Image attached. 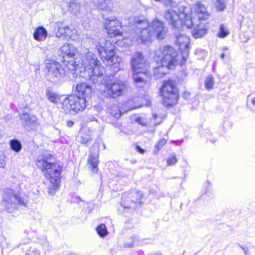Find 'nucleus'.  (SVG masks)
<instances>
[{
  "label": "nucleus",
  "mask_w": 255,
  "mask_h": 255,
  "mask_svg": "<svg viewBox=\"0 0 255 255\" xmlns=\"http://www.w3.org/2000/svg\"><path fill=\"white\" fill-rule=\"evenodd\" d=\"M81 57H78V54L76 58H73L67 61L66 67L71 70L73 78H76L78 73L82 72L83 70L91 66L94 64L99 63L97 57L88 49H83L82 52L80 54Z\"/></svg>",
  "instance_id": "3"
},
{
  "label": "nucleus",
  "mask_w": 255,
  "mask_h": 255,
  "mask_svg": "<svg viewBox=\"0 0 255 255\" xmlns=\"http://www.w3.org/2000/svg\"><path fill=\"white\" fill-rule=\"evenodd\" d=\"M46 68L48 69L47 77L53 82H56L63 77L66 74H68L69 76L73 80L75 78L70 73L71 70L66 73V71L61 68V65L54 60H47L45 63ZM69 70V69L67 68Z\"/></svg>",
  "instance_id": "10"
},
{
  "label": "nucleus",
  "mask_w": 255,
  "mask_h": 255,
  "mask_svg": "<svg viewBox=\"0 0 255 255\" xmlns=\"http://www.w3.org/2000/svg\"><path fill=\"white\" fill-rule=\"evenodd\" d=\"M136 122L142 126L145 125V123L143 122L141 118H137L136 119Z\"/></svg>",
  "instance_id": "43"
},
{
  "label": "nucleus",
  "mask_w": 255,
  "mask_h": 255,
  "mask_svg": "<svg viewBox=\"0 0 255 255\" xmlns=\"http://www.w3.org/2000/svg\"><path fill=\"white\" fill-rule=\"evenodd\" d=\"M10 146L11 149L16 152H19L22 148V145L20 142L17 139L11 140Z\"/></svg>",
  "instance_id": "29"
},
{
  "label": "nucleus",
  "mask_w": 255,
  "mask_h": 255,
  "mask_svg": "<svg viewBox=\"0 0 255 255\" xmlns=\"http://www.w3.org/2000/svg\"><path fill=\"white\" fill-rule=\"evenodd\" d=\"M126 86L125 82L120 80H115L111 83H107L103 95L106 98H116L122 94Z\"/></svg>",
  "instance_id": "11"
},
{
  "label": "nucleus",
  "mask_w": 255,
  "mask_h": 255,
  "mask_svg": "<svg viewBox=\"0 0 255 255\" xmlns=\"http://www.w3.org/2000/svg\"><path fill=\"white\" fill-rule=\"evenodd\" d=\"M93 120H97L96 119H95V118H93Z\"/></svg>",
  "instance_id": "51"
},
{
  "label": "nucleus",
  "mask_w": 255,
  "mask_h": 255,
  "mask_svg": "<svg viewBox=\"0 0 255 255\" xmlns=\"http://www.w3.org/2000/svg\"><path fill=\"white\" fill-rule=\"evenodd\" d=\"M191 14L190 7H183L182 11L180 13L173 10H167L165 12L164 17L169 24L176 28L179 29L183 25L190 28L193 25Z\"/></svg>",
  "instance_id": "4"
},
{
  "label": "nucleus",
  "mask_w": 255,
  "mask_h": 255,
  "mask_svg": "<svg viewBox=\"0 0 255 255\" xmlns=\"http://www.w3.org/2000/svg\"><path fill=\"white\" fill-rule=\"evenodd\" d=\"M224 57H225V54L224 53H222L221 54V58L223 59L224 58Z\"/></svg>",
  "instance_id": "48"
},
{
  "label": "nucleus",
  "mask_w": 255,
  "mask_h": 255,
  "mask_svg": "<svg viewBox=\"0 0 255 255\" xmlns=\"http://www.w3.org/2000/svg\"><path fill=\"white\" fill-rule=\"evenodd\" d=\"M144 74L142 75L141 73H134L132 74V78L136 87L141 88H148L149 85L147 77L148 71L144 73Z\"/></svg>",
  "instance_id": "16"
},
{
  "label": "nucleus",
  "mask_w": 255,
  "mask_h": 255,
  "mask_svg": "<svg viewBox=\"0 0 255 255\" xmlns=\"http://www.w3.org/2000/svg\"><path fill=\"white\" fill-rule=\"evenodd\" d=\"M129 240L125 243L124 247L132 248L135 245L138 243V237L136 235H133L129 239Z\"/></svg>",
  "instance_id": "31"
},
{
  "label": "nucleus",
  "mask_w": 255,
  "mask_h": 255,
  "mask_svg": "<svg viewBox=\"0 0 255 255\" xmlns=\"http://www.w3.org/2000/svg\"><path fill=\"white\" fill-rule=\"evenodd\" d=\"M166 143V140L165 139H161L159 140L155 145V148L157 149V151L161 149L163 145Z\"/></svg>",
  "instance_id": "39"
},
{
  "label": "nucleus",
  "mask_w": 255,
  "mask_h": 255,
  "mask_svg": "<svg viewBox=\"0 0 255 255\" xmlns=\"http://www.w3.org/2000/svg\"><path fill=\"white\" fill-rule=\"evenodd\" d=\"M154 255H162L161 254H159V253H157V254H155Z\"/></svg>",
  "instance_id": "49"
},
{
  "label": "nucleus",
  "mask_w": 255,
  "mask_h": 255,
  "mask_svg": "<svg viewBox=\"0 0 255 255\" xmlns=\"http://www.w3.org/2000/svg\"><path fill=\"white\" fill-rule=\"evenodd\" d=\"M71 45L69 43H65L62 47L61 48V50L62 52L66 54L65 56H63L65 62H66L65 65L67 63V61L70 60L73 58H76L75 57L76 56L75 53L71 51Z\"/></svg>",
  "instance_id": "23"
},
{
  "label": "nucleus",
  "mask_w": 255,
  "mask_h": 255,
  "mask_svg": "<svg viewBox=\"0 0 255 255\" xmlns=\"http://www.w3.org/2000/svg\"><path fill=\"white\" fill-rule=\"evenodd\" d=\"M86 103L85 97L71 95L61 100V108L66 113L76 114L85 109Z\"/></svg>",
  "instance_id": "7"
},
{
  "label": "nucleus",
  "mask_w": 255,
  "mask_h": 255,
  "mask_svg": "<svg viewBox=\"0 0 255 255\" xmlns=\"http://www.w3.org/2000/svg\"><path fill=\"white\" fill-rule=\"evenodd\" d=\"M97 232L101 237H104L107 235L108 232L106 226L104 224H101L96 228Z\"/></svg>",
  "instance_id": "33"
},
{
  "label": "nucleus",
  "mask_w": 255,
  "mask_h": 255,
  "mask_svg": "<svg viewBox=\"0 0 255 255\" xmlns=\"http://www.w3.org/2000/svg\"><path fill=\"white\" fill-rule=\"evenodd\" d=\"M176 44L179 46L181 51L183 64L188 57L189 51V38L184 34L177 35L176 36Z\"/></svg>",
  "instance_id": "15"
},
{
  "label": "nucleus",
  "mask_w": 255,
  "mask_h": 255,
  "mask_svg": "<svg viewBox=\"0 0 255 255\" xmlns=\"http://www.w3.org/2000/svg\"><path fill=\"white\" fill-rule=\"evenodd\" d=\"M46 96L48 100L52 103H56L59 100V98L57 95L50 91L46 92Z\"/></svg>",
  "instance_id": "34"
},
{
  "label": "nucleus",
  "mask_w": 255,
  "mask_h": 255,
  "mask_svg": "<svg viewBox=\"0 0 255 255\" xmlns=\"http://www.w3.org/2000/svg\"><path fill=\"white\" fill-rule=\"evenodd\" d=\"M5 165V162L4 160H0V168H4Z\"/></svg>",
  "instance_id": "44"
},
{
  "label": "nucleus",
  "mask_w": 255,
  "mask_h": 255,
  "mask_svg": "<svg viewBox=\"0 0 255 255\" xmlns=\"http://www.w3.org/2000/svg\"><path fill=\"white\" fill-rule=\"evenodd\" d=\"M92 140V134L88 129H84L82 131L77 138L78 142L82 144H86Z\"/></svg>",
  "instance_id": "25"
},
{
  "label": "nucleus",
  "mask_w": 255,
  "mask_h": 255,
  "mask_svg": "<svg viewBox=\"0 0 255 255\" xmlns=\"http://www.w3.org/2000/svg\"><path fill=\"white\" fill-rule=\"evenodd\" d=\"M177 52L170 46H160L155 51L153 57L156 64L170 69L177 62Z\"/></svg>",
  "instance_id": "5"
},
{
  "label": "nucleus",
  "mask_w": 255,
  "mask_h": 255,
  "mask_svg": "<svg viewBox=\"0 0 255 255\" xmlns=\"http://www.w3.org/2000/svg\"><path fill=\"white\" fill-rule=\"evenodd\" d=\"M136 149L139 152L141 153H143L144 152V150L138 145L136 146Z\"/></svg>",
  "instance_id": "45"
},
{
  "label": "nucleus",
  "mask_w": 255,
  "mask_h": 255,
  "mask_svg": "<svg viewBox=\"0 0 255 255\" xmlns=\"http://www.w3.org/2000/svg\"><path fill=\"white\" fill-rule=\"evenodd\" d=\"M90 1L94 3V4L99 8H101L100 5L102 4L103 0H90Z\"/></svg>",
  "instance_id": "42"
},
{
  "label": "nucleus",
  "mask_w": 255,
  "mask_h": 255,
  "mask_svg": "<svg viewBox=\"0 0 255 255\" xmlns=\"http://www.w3.org/2000/svg\"><path fill=\"white\" fill-rule=\"evenodd\" d=\"M25 255H40V253L39 251H38L36 249L30 248V253L28 254H26Z\"/></svg>",
  "instance_id": "41"
},
{
  "label": "nucleus",
  "mask_w": 255,
  "mask_h": 255,
  "mask_svg": "<svg viewBox=\"0 0 255 255\" xmlns=\"http://www.w3.org/2000/svg\"><path fill=\"white\" fill-rule=\"evenodd\" d=\"M157 67L154 68V75L157 79L160 78L165 75L169 69H166L163 66L157 64Z\"/></svg>",
  "instance_id": "28"
},
{
  "label": "nucleus",
  "mask_w": 255,
  "mask_h": 255,
  "mask_svg": "<svg viewBox=\"0 0 255 255\" xmlns=\"http://www.w3.org/2000/svg\"><path fill=\"white\" fill-rule=\"evenodd\" d=\"M19 119L22 126L27 131L36 130L39 126V120L37 117L27 112L20 114Z\"/></svg>",
  "instance_id": "13"
},
{
  "label": "nucleus",
  "mask_w": 255,
  "mask_h": 255,
  "mask_svg": "<svg viewBox=\"0 0 255 255\" xmlns=\"http://www.w3.org/2000/svg\"><path fill=\"white\" fill-rule=\"evenodd\" d=\"M177 161L175 155H172L169 157L167 160V163L168 165H172L175 164Z\"/></svg>",
  "instance_id": "40"
},
{
  "label": "nucleus",
  "mask_w": 255,
  "mask_h": 255,
  "mask_svg": "<svg viewBox=\"0 0 255 255\" xmlns=\"http://www.w3.org/2000/svg\"><path fill=\"white\" fill-rule=\"evenodd\" d=\"M84 70L88 75L87 78L94 84L101 81V78L105 73L104 67L100 66L99 63L94 64Z\"/></svg>",
  "instance_id": "14"
},
{
  "label": "nucleus",
  "mask_w": 255,
  "mask_h": 255,
  "mask_svg": "<svg viewBox=\"0 0 255 255\" xmlns=\"http://www.w3.org/2000/svg\"><path fill=\"white\" fill-rule=\"evenodd\" d=\"M159 1L165 5L171 7H175L177 5V3L174 0H160Z\"/></svg>",
  "instance_id": "36"
},
{
  "label": "nucleus",
  "mask_w": 255,
  "mask_h": 255,
  "mask_svg": "<svg viewBox=\"0 0 255 255\" xmlns=\"http://www.w3.org/2000/svg\"><path fill=\"white\" fill-rule=\"evenodd\" d=\"M215 4L217 9L222 11L226 7L225 0H217Z\"/></svg>",
  "instance_id": "37"
},
{
  "label": "nucleus",
  "mask_w": 255,
  "mask_h": 255,
  "mask_svg": "<svg viewBox=\"0 0 255 255\" xmlns=\"http://www.w3.org/2000/svg\"><path fill=\"white\" fill-rule=\"evenodd\" d=\"M130 194L133 199L135 198V200H134V203H135V205H136L137 203L140 204V201L142 197V192L141 191H138L135 192L130 193Z\"/></svg>",
  "instance_id": "35"
},
{
  "label": "nucleus",
  "mask_w": 255,
  "mask_h": 255,
  "mask_svg": "<svg viewBox=\"0 0 255 255\" xmlns=\"http://www.w3.org/2000/svg\"><path fill=\"white\" fill-rule=\"evenodd\" d=\"M229 34V31L226 29L224 25H221L220 27V32L219 36L220 37H224Z\"/></svg>",
  "instance_id": "38"
},
{
  "label": "nucleus",
  "mask_w": 255,
  "mask_h": 255,
  "mask_svg": "<svg viewBox=\"0 0 255 255\" xmlns=\"http://www.w3.org/2000/svg\"><path fill=\"white\" fill-rule=\"evenodd\" d=\"M47 33L46 30L43 27L37 28L34 32V38L38 41H42L46 39Z\"/></svg>",
  "instance_id": "26"
},
{
  "label": "nucleus",
  "mask_w": 255,
  "mask_h": 255,
  "mask_svg": "<svg viewBox=\"0 0 255 255\" xmlns=\"http://www.w3.org/2000/svg\"><path fill=\"white\" fill-rule=\"evenodd\" d=\"M192 9L198 15L199 19L205 20L208 18L209 14L206 7L201 2L198 1L192 7Z\"/></svg>",
  "instance_id": "19"
},
{
  "label": "nucleus",
  "mask_w": 255,
  "mask_h": 255,
  "mask_svg": "<svg viewBox=\"0 0 255 255\" xmlns=\"http://www.w3.org/2000/svg\"><path fill=\"white\" fill-rule=\"evenodd\" d=\"M130 65L133 74L141 73L144 75L147 71L148 64L144 57L140 52L134 53L130 60Z\"/></svg>",
  "instance_id": "12"
},
{
  "label": "nucleus",
  "mask_w": 255,
  "mask_h": 255,
  "mask_svg": "<svg viewBox=\"0 0 255 255\" xmlns=\"http://www.w3.org/2000/svg\"><path fill=\"white\" fill-rule=\"evenodd\" d=\"M76 90L78 93V95L81 97H87L89 96L92 93L91 87L85 83L78 84L76 86Z\"/></svg>",
  "instance_id": "20"
},
{
  "label": "nucleus",
  "mask_w": 255,
  "mask_h": 255,
  "mask_svg": "<svg viewBox=\"0 0 255 255\" xmlns=\"http://www.w3.org/2000/svg\"><path fill=\"white\" fill-rule=\"evenodd\" d=\"M65 6L69 11L75 14L80 11V5L75 0H66Z\"/></svg>",
  "instance_id": "24"
},
{
  "label": "nucleus",
  "mask_w": 255,
  "mask_h": 255,
  "mask_svg": "<svg viewBox=\"0 0 255 255\" xmlns=\"http://www.w3.org/2000/svg\"><path fill=\"white\" fill-rule=\"evenodd\" d=\"M252 103L255 106V97L253 98L252 100Z\"/></svg>",
  "instance_id": "47"
},
{
  "label": "nucleus",
  "mask_w": 255,
  "mask_h": 255,
  "mask_svg": "<svg viewBox=\"0 0 255 255\" xmlns=\"http://www.w3.org/2000/svg\"><path fill=\"white\" fill-rule=\"evenodd\" d=\"M74 124V123L73 122L71 121H68L67 122V126L68 127H71L73 126Z\"/></svg>",
  "instance_id": "46"
},
{
  "label": "nucleus",
  "mask_w": 255,
  "mask_h": 255,
  "mask_svg": "<svg viewBox=\"0 0 255 255\" xmlns=\"http://www.w3.org/2000/svg\"><path fill=\"white\" fill-rule=\"evenodd\" d=\"M121 205L124 208H135L136 207L130 193H124Z\"/></svg>",
  "instance_id": "21"
},
{
  "label": "nucleus",
  "mask_w": 255,
  "mask_h": 255,
  "mask_svg": "<svg viewBox=\"0 0 255 255\" xmlns=\"http://www.w3.org/2000/svg\"><path fill=\"white\" fill-rule=\"evenodd\" d=\"M92 148L94 149V152L90 153L88 162L92 166V171L95 173L98 171L97 166L99 163V149L96 142L94 143Z\"/></svg>",
  "instance_id": "17"
},
{
  "label": "nucleus",
  "mask_w": 255,
  "mask_h": 255,
  "mask_svg": "<svg viewBox=\"0 0 255 255\" xmlns=\"http://www.w3.org/2000/svg\"><path fill=\"white\" fill-rule=\"evenodd\" d=\"M54 162V157L49 153L39 155L36 161V165L51 184L48 190V193L51 195L55 194L58 187L61 173V167Z\"/></svg>",
  "instance_id": "2"
},
{
  "label": "nucleus",
  "mask_w": 255,
  "mask_h": 255,
  "mask_svg": "<svg viewBox=\"0 0 255 255\" xmlns=\"http://www.w3.org/2000/svg\"><path fill=\"white\" fill-rule=\"evenodd\" d=\"M136 30L134 38L138 43L150 42L152 37L155 36L158 39L164 38L166 31L162 22L154 20L151 24L143 17H135Z\"/></svg>",
  "instance_id": "1"
},
{
  "label": "nucleus",
  "mask_w": 255,
  "mask_h": 255,
  "mask_svg": "<svg viewBox=\"0 0 255 255\" xmlns=\"http://www.w3.org/2000/svg\"><path fill=\"white\" fill-rule=\"evenodd\" d=\"M88 42L95 46L102 59L111 63L114 62L116 58L114 52V46L110 41L106 40L104 38L94 36L93 38H88Z\"/></svg>",
  "instance_id": "6"
},
{
  "label": "nucleus",
  "mask_w": 255,
  "mask_h": 255,
  "mask_svg": "<svg viewBox=\"0 0 255 255\" xmlns=\"http://www.w3.org/2000/svg\"><path fill=\"white\" fill-rule=\"evenodd\" d=\"M214 85V78L212 75L207 76L205 80V87L208 90H212Z\"/></svg>",
  "instance_id": "30"
},
{
  "label": "nucleus",
  "mask_w": 255,
  "mask_h": 255,
  "mask_svg": "<svg viewBox=\"0 0 255 255\" xmlns=\"http://www.w3.org/2000/svg\"><path fill=\"white\" fill-rule=\"evenodd\" d=\"M206 33V29L201 24L197 25L196 27L194 28L192 31V35L195 38L202 37Z\"/></svg>",
  "instance_id": "27"
},
{
  "label": "nucleus",
  "mask_w": 255,
  "mask_h": 255,
  "mask_svg": "<svg viewBox=\"0 0 255 255\" xmlns=\"http://www.w3.org/2000/svg\"><path fill=\"white\" fill-rule=\"evenodd\" d=\"M56 24L55 30L56 31V35L57 37H60L62 35L70 36L71 32L68 26H63V23L60 22H57Z\"/></svg>",
  "instance_id": "22"
},
{
  "label": "nucleus",
  "mask_w": 255,
  "mask_h": 255,
  "mask_svg": "<svg viewBox=\"0 0 255 255\" xmlns=\"http://www.w3.org/2000/svg\"><path fill=\"white\" fill-rule=\"evenodd\" d=\"M161 93L163 97V103L165 106L169 107L176 104L178 93L172 80H168L163 83Z\"/></svg>",
  "instance_id": "9"
},
{
  "label": "nucleus",
  "mask_w": 255,
  "mask_h": 255,
  "mask_svg": "<svg viewBox=\"0 0 255 255\" xmlns=\"http://www.w3.org/2000/svg\"><path fill=\"white\" fill-rule=\"evenodd\" d=\"M27 198L16 195L11 189H5L3 191L1 205L9 212H11L17 208V205L26 207Z\"/></svg>",
  "instance_id": "8"
},
{
  "label": "nucleus",
  "mask_w": 255,
  "mask_h": 255,
  "mask_svg": "<svg viewBox=\"0 0 255 255\" xmlns=\"http://www.w3.org/2000/svg\"><path fill=\"white\" fill-rule=\"evenodd\" d=\"M109 113L116 119L120 118L122 114L119 107L116 105L109 109Z\"/></svg>",
  "instance_id": "32"
},
{
  "label": "nucleus",
  "mask_w": 255,
  "mask_h": 255,
  "mask_svg": "<svg viewBox=\"0 0 255 255\" xmlns=\"http://www.w3.org/2000/svg\"><path fill=\"white\" fill-rule=\"evenodd\" d=\"M153 116H154V119H155V118H156V115H154Z\"/></svg>",
  "instance_id": "50"
},
{
  "label": "nucleus",
  "mask_w": 255,
  "mask_h": 255,
  "mask_svg": "<svg viewBox=\"0 0 255 255\" xmlns=\"http://www.w3.org/2000/svg\"><path fill=\"white\" fill-rule=\"evenodd\" d=\"M120 26L119 21L114 19L110 21L106 26L107 32L110 37L122 35V32L118 29Z\"/></svg>",
  "instance_id": "18"
}]
</instances>
